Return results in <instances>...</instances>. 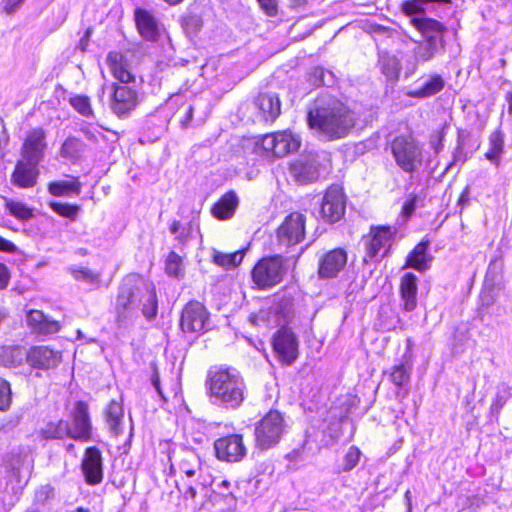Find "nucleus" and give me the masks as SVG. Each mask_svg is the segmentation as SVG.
I'll return each instance as SVG.
<instances>
[{"label": "nucleus", "instance_id": "obj_42", "mask_svg": "<svg viewBox=\"0 0 512 512\" xmlns=\"http://www.w3.org/2000/svg\"><path fill=\"white\" fill-rule=\"evenodd\" d=\"M214 486L216 497L219 496L223 498L228 508L236 506V497L233 491L230 490L231 483L228 480L214 481Z\"/></svg>", "mask_w": 512, "mask_h": 512}, {"label": "nucleus", "instance_id": "obj_60", "mask_svg": "<svg viewBox=\"0 0 512 512\" xmlns=\"http://www.w3.org/2000/svg\"><path fill=\"white\" fill-rule=\"evenodd\" d=\"M415 209H416V198L414 197V198L407 200L404 203L402 211L406 217H410L414 213Z\"/></svg>", "mask_w": 512, "mask_h": 512}, {"label": "nucleus", "instance_id": "obj_49", "mask_svg": "<svg viewBox=\"0 0 512 512\" xmlns=\"http://www.w3.org/2000/svg\"><path fill=\"white\" fill-rule=\"evenodd\" d=\"M360 456H361V451L359 450L358 447H356V446L349 447L347 450V453L345 454L344 459H343L342 470L344 472H349L352 469H354L360 460Z\"/></svg>", "mask_w": 512, "mask_h": 512}, {"label": "nucleus", "instance_id": "obj_54", "mask_svg": "<svg viewBox=\"0 0 512 512\" xmlns=\"http://www.w3.org/2000/svg\"><path fill=\"white\" fill-rule=\"evenodd\" d=\"M60 329V325L57 321L44 318L42 325L40 326V330L38 333L40 334H54L58 332Z\"/></svg>", "mask_w": 512, "mask_h": 512}, {"label": "nucleus", "instance_id": "obj_44", "mask_svg": "<svg viewBox=\"0 0 512 512\" xmlns=\"http://www.w3.org/2000/svg\"><path fill=\"white\" fill-rule=\"evenodd\" d=\"M292 306L291 300L283 299L272 307V312L277 317L278 325H284L289 321L292 315Z\"/></svg>", "mask_w": 512, "mask_h": 512}, {"label": "nucleus", "instance_id": "obj_19", "mask_svg": "<svg viewBox=\"0 0 512 512\" xmlns=\"http://www.w3.org/2000/svg\"><path fill=\"white\" fill-rule=\"evenodd\" d=\"M46 135L41 128L30 131L23 143L21 155L23 160L39 164L46 149Z\"/></svg>", "mask_w": 512, "mask_h": 512}, {"label": "nucleus", "instance_id": "obj_56", "mask_svg": "<svg viewBox=\"0 0 512 512\" xmlns=\"http://www.w3.org/2000/svg\"><path fill=\"white\" fill-rule=\"evenodd\" d=\"M53 494V488L49 485L40 487L35 493V501L37 503H44Z\"/></svg>", "mask_w": 512, "mask_h": 512}, {"label": "nucleus", "instance_id": "obj_40", "mask_svg": "<svg viewBox=\"0 0 512 512\" xmlns=\"http://www.w3.org/2000/svg\"><path fill=\"white\" fill-rule=\"evenodd\" d=\"M165 272L175 278H182L185 274L182 257L171 251L165 261Z\"/></svg>", "mask_w": 512, "mask_h": 512}, {"label": "nucleus", "instance_id": "obj_27", "mask_svg": "<svg viewBox=\"0 0 512 512\" xmlns=\"http://www.w3.org/2000/svg\"><path fill=\"white\" fill-rule=\"evenodd\" d=\"M5 466L15 475L20 476L22 471L30 472L32 469V459L30 454L24 448L13 449L5 459Z\"/></svg>", "mask_w": 512, "mask_h": 512}, {"label": "nucleus", "instance_id": "obj_34", "mask_svg": "<svg viewBox=\"0 0 512 512\" xmlns=\"http://www.w3.org/2000/svg\"><path fill=\"white\" fill-rule=\"evenodd\" d=\"M433 4H451V0H406L401 4L402 12L413 18L425 16L424 5Z\"/></svg>", "mask_w": 512, "mask_h": 512}, {"label": "nucleus", "instance_id": "obj_55", "mask_svg": "<svg viewBox=\"0 0 512 512\" xmlns=\"http://www.w3.org/2000/svg\"><path fill=\"white\" fill-rule=\"evenodd\" d=\"M261 9L267 16L274 17L278 13L276 0H257Z\"/></svg>", "mask_w": 512, "mask_h": 512}, {"label": "nucleus", "instance_id": "obj_31", "mask_svg": "<svg viewBox=\"0 0 512 512\" xmlns=\"http://www.w3.org/2000/svg\"><path fill=\"white\" fill-rule=\"evenodd\" d=\"M429 243L422 241L415 246L407 258V265L418 270L425 271L428 269L430 258L427 254Z\"/></svg>", "mask_w": 512, "mask_h": 512}, {"label": "nucleus", "instance_id": "obj_32", "mask_svg": "<svg viewBox=\"0 0 512 512\" xmlns=\"http://www.w3.org/2000/svg\"><path fill=\"white\" fill-rule=\"evenodd\" d=\"M48 191L51 195L56 197L70 194L79 195L81 192V183L77 178H72V180L53 181L48 184Z\"/></svg>", "mask_w": 512, "mask_h": 512}, {"label": "nucleus", "instance_id": "obj_47", "mask_svg": "<svg viewBox=\"0 0 512 512\" xmlns=\"http://www.w3.org/2000/svg\"><path fill=\"white\" fill-rule=\"evenodd\" d=\"M51 209L59 214L60 216L75 220L79 213L80 207L77 205H71L67 203L51 202Z\"/></svg>", "mask_w": 512, "mask_h": 512}, {"label": "nucleus", "instance_id": "obj_64", "mask_svg": "<svg viewBox=\"0 0 512 512\" xmlns=\"http://www.w3.org/2000/svg\"><path fill=\"white\" fill-rule=\"evenodd\" d=\"M469 196H470V188H469V186H466L459 197L458 204L461 205L462 207L467 205L469 203V199H470Z\"/></svg>", "mask_w": 512, "mask_h": 512}, {"label": "nucleus", "instance_id": "obj_29", "mask_svg": "<svg viewBox=\"0 0 512 512\" xmlns=\"http://www.w3.org/2000/svg\"><path fill=\"white\" fill-rule=\"evenodd\" d=\"M105 416L110 432L114 436H118L119 434H121L123 431L122 420L124 416L122 404L115 400H112L107 406Z\"/></svg>", "mask_w": 512, "mask_h": 512}, {"label": "nucleus", "instance_id": "obj_52", "mask_svg": "<svg viewBox=\"0 0 512 512\" xmlns=\"http://www.w3.org/2000/svg\"><path fill=\"white\" fill-rule=\"evenodd\" d=\"M46 316L42 311L31 310L28 312L26 320L28 325L33 328L36 332H39L40 326L42 325Z\"/></svg>", "mask_w": 512, "mask_h": 512}, {"label": "nucleus", "instance_id": "obj_62", "mask_svg": "<svg viewBox=\"0 0 512 512\" xmlns=\"http://www.w3.org/2000/svg\"><path fill=\"white\" fill-rule=\"evenodd\" d=\"M0 251L12 253L16 251V246L11 241L0 236Z\"/></svg>", "mask_w": 512, "mask_h": 512}, {"label": "nucleus", "instance_id": "obj_57", "mask_svg": "<svg viewBox=\"0 0 512 512\" xmlns=\"http://www.w3.org/2000/svg\"><path fill=\"white\" fill-rule=\"evenodd\" d=\"M10 280V273L7 266L3 263H0V290H3L7 287Z\"/></svg>", "mask_w": 512, "mask_h": 512}, {"label": "nucleus", "instance_id": "obj_33", "mask_svg": "<svg viewBox=\"0 0 512 512\" xmlns=\"http://www.w3.org/2000/svg\"><path fill=\"white\" fill-rule=\"evenodd\" d=\"M504 151V134L500 129L493 131L489 136V149L485 153L487 160L500 165V157Z\"/></svg>", "mask_w": 512, "mask_h": 512}, {"label": "nucleus", "instance_id": "obj_12", "mask_svg": "<svg viewBox=\"0 0 512 512\" xmlns=\"http://www.w3.org/2000/svg\"><path fill=\"white\" fill-rule=\"evenodd\" d=\"M346 199L341 187L337 185L330 186L323 196L320 215L325 222L336 223L345 214Z\"/></svg>", "mask_w": 512, "mask_h": 512}, {"label": "nucleus", "instance_id": "obj_58", "mask_svg": "<svg viewBox=\"0 0 512 512\" xmlns=\"http://www.w3.org/2000/svg\"><path fill=\"white\" fill-rule=\"evenodd\" d=\"M80 131L88 140L92 142L98 141L97 135L100 134V132L97 129H92L89 125H85L81 127Z\"/></svg>", "mask_w": 512, "mask_h": 512}, {"label": "nucleus", "instance_id": "obj_9", "mask_svg": "<svg viewBox=\"0 0 512 512\" xmlns=\"http://www.w3.org/2000/svg\"><path fill=\"white\" fill-rule=\"evenodd\" d=\"M288 171L290 177L299 185L313 183L320 176L319 157L315 153L300 155L290 163Z\"/></svg>", "mask_w": 512, "mask_h": 512}, {"label": "nucleus", "instance_id": "obj_2", "mask_svg": "<svg viewBox=\"0 0 512 512\" xmlns=\"http://www.w3.org/2000/svg\"><path fill=\"white\" fill-rule=\"evenodd\" d=\"M308 126L326 140L345 137L354 126L349 109L336 97L321 94L309 106Z\"/></svg>", "mask_w": 512, "mask_h": 512}, {"label": "nucleus", "instance_id": "obj_46", "mask_svg": "<svg viewBox=\"0 0 512 512\" xmlns=\"http://www.w3.org/2000/svg\"><path fill=\"white\" fill-rule=\"evenodd\" d=\"M73 278L88 284L99 282L100 275L85 267H72L69 269Z\"/></svg>", "mask_w": 512, "mask_h": 512}, {"label": "nucleus", "instance_id": "obj_5", "mask_svg": "<svg viewBox=\"0 0 512 512\" xmlns=\"http://www.w3.org/2000/svg\"><path fill=\"white\" fill-rule=\"evenodd\" d=\"M286 428L283 415L277 410H270L255 427L256 446L261 450L274 447L281 440Z\"/></svg>", "mask_w": 512, "mask_h": 512}, {"label": "nucleus", "instance_id": "obj_37", "mask_svg": "<svg viewBox=\"0 0 512 512\" xmlns=\"http://www.w3.org/2000/svg\"><path fill=\"white\" fill-rule=\"evenodd\" d=\"M244 258V250H239L234 253H223L214 250L212 259L213 262L225 269H231L238 266Z\"/></svg>", "mask_w": 512, "mask_h": 512}, {"label": "nucleus", "instance_id": "obj_35", "mask_svg": "<svg viewBox=\"0 0 512 512\" xmlns=\"http://www.w3.org/2000/svg\"><path fill=\"white\" fill-rule=\"evenodd\" d=\"M39 434L44 440L69 438L68 421L49 422L40 429Z\"/></svg>", "mask_w": 512, "mask_h": 512}, {"label": "nucleus", "instance_id": "obj_59", "mask_svg": "<svg viewBox=\"0 0 512 512\" xmlns=\"http://www.w3.org/2000/svg\"><path fill=\"white\" fill-rule=\"evenodd\" d=\"M313 76L316 79L314 81L315 85H329V82H327L325 77V71L323 68L317 67L314 69Z\"/></svg>", "mask_w": 512, "mask_h": 512}, {"label": "nucleus", "instance_id": "obj_25", "mask_svg": "<svg viewBox=\"0 0 512 512\" xmlns=\"http://www.w3.org/2000/svg\"><path fill=\"white\" fill-rule=\"evenodd\" d=\"M135 21L140 35L147 41H157L161 35V29L152 14L143 9L135 11Z\"/></svg>", "mask_w": 512, "mask_h": 512}, {"label": "nucleus", "instance_id": "obj_51", "mask_svg": "<svg viewBox=\"0 0 512 512\" xmlns=\"http://www.w3.org/2000/svg\"><path fill=\"white\" fill-rule=\"evenodd\" d=\"M114 77L121 83H129L134 80V76L121 63H114L111 66Z\"/></svg>", "mask_w": 512, "mask_h": 512}, {"label": "nucleus", "instance_id": "obj_30", "mask_svg": "<svg viewBox=\"0 0 512 512\" xmlns=\"http://www.w3.org/2000/svg\"><path fill=\"white\" fill-rule=\"evenodd\" d=\"M85 143L74 136L68 137L60 148V156L72 163L77 162L85 151Z\"/></svg>", "mask_w": 512, "mask_h": 512}, {"label": "nucleus", "instance_id": "obj_7", "mask_svg": "<svg viewBox=\"0 0 512 512\" xmlns=\"http://www.w3.org/2000/svg\"><path fill=\"white\" fill-rule=\"evenodd\" d=\"M285 274L281 256L261 259L252 270L253 282L260 288H270L280 283Z\"/></svg>", "mask_w": 512, "mask_h": 512}, {"label": "nucleus", "instance_id": "obj_53", "mask_svg": "<svg viewBox=\"0 0 512 512\" xmlns=\"http://www.w3.org/2000/svg\"><path fill=\"white\" fill-rule=\"evenodd\" d=\"M25 0H2V11L7 15H13L23 5Z\"/></svg>", "mask_w": 512, "mask_h": 512}, {"label": "nucleus", "instance_id": "obj_23", "mask_svg": "<svg viewBox=\"0 0 512 512\" xmlns=\"http://www.w3.org/2000/svg\"><path fill=\"white\" fill-rule=\"evenodd\" d=\"M38 164L26 160L17 162L11 175V182L19 188H31L37 183L39 176Z\"/></svg>", "mask_w": 512, "mask_h": 512}, {"label": "nucleus", "instance_id": "obj_8", "mask_svg": "<svg viewBox=\"0 0 512 512\" xmlns=\"http://www.w3.org/2000/svg\"><path fill=\"white\" fill-rule=\"evenodd\" d=\"M69 438L75 441L88 442L92 439V422L89 405L84 401H76L69 412Z\"/></svg>", "mask_w": 512, "mask_h": 512}, {"label": "nucleus", "instance_id": "obj_4", "mask_svg": "<svg viewBox=\"0 0 512 512\" xmlns=\"http://www.w3.org/2000/svg\"><path fill=\"white\" fill-rule=\"evenodd\" d=\"M396 164L406 173H414L423 163V149L411 136H397L390 144Z\"/></svg>", "mask_w": 512, "mask_h": 512}, {"label": "nucleus", "instance_id": "obj_63", "mask_svg": "<svg viewBox=\"0 0 512 512\" xmlns=\"http://www.w3.org/2000/svg\"><path fill=\"white\" fill-rule=\"evenodd\" d=\"M382 71L389 79L397 78L398 76V69L395 61H393L392 67L383 65Z\"/></svg>", "mask_w": 512, "mask_h": 512}, {"label": "nucleus", "instance_id": "obj_36", "mask_svg": "<svg viewBox=\"0 0 512 512\" xmlns=\"http://www.w3.org/2000/svg\"><path fill=\"white\" fill-rule=\"evenodd\" d=\"M445 82L440 75L432 76L425 84L414 91L409 92V96L414 98H427L439 93L444 88Z\"/></svg>", "mask_w": 512, "mask_h": 512}, {"label": "nucleus", "instance_id": "obj_1", "mask_svg": "<svg viewBox=\"0 0 512 512\" xmlns=\"http://www.w3.org/2000/svg\"><path fill=\"white\" fill-rule=\"evenodd\" d=\"M139 311L147 320H153L157 316L156 288L141 275L130 273L122 279L114 303L117 330L130 328L138 319Z\"/></svg>", "mask_w": 512, "mask_h": 512}, {"label": "nucleus", "instance_id": "obj_15", "mask_svg": "<svg viewBox=\"0 0 512 512\" xmlns=\"http://www.w3.org/2000/svg\"><path fill=\"white\" fill-rule=\"evenodd\" d=\"M208 320V312L203 304L198 301H190L184 307L180 326L186 333H201L205 329Z\"/></svg>", "mask_w": 512, "mask_h": 512}, {"label": "nucleus", "instance_id": "obj_13", "mask_svg": "<svg viewBox=\"0 0 512 512\" xmlns=\"http://www.w3.org/2000/svg\"><path fill=\"white\" fill-rule=\"evenodd\" d=\"M112 95L110 98V109L118 118L128 117L138 105L137 92L125 85H112Z\"/></svg>", "mask_w": 512, "mask_h": 512}, {"label": "nucleus", "instance_id": "obj_3", "mask_svg": "<svg viewBox=\"0 0 512 512\" xmlns=\"http://www.w3.org/2000/svg\"><path fill=\"white\" fill-rule=\"evenodd\" d=\"M206 386L213 404L226 409H238L246 397V384L234 368L215 367L209 370Z\"/></svg>", "mask_w": 512, "mask_h": 512}, {"label": "nucleus", "instance_id": "obj_38", "mask_svg": "<svg viewBox=\"0 0 512 512\" xmlns=\"http://www.w3.org/2000/svg\"><path fill=\"white\" fill-rule=\"evenodd\" d=\"M439 41L435 39H425L414 49V56L417 62H427L434 58L438 51Z\"/></svg>", "mask_w": 512, "mask_h": 512}, {"label": "nucleus", "instance_id": "obj_11", "mask_svg": "<svg viewBox=\"0 0 512 512\" xmlns=\"http://www.w3.org/2000/svg\"><path fill=\"white\" fill-rule=\"evenodd\" d=\"M300 143V138L287 130L266 134L261 139L262 148L277 158L296 152Z\"/></svg>", "mask_w": 512, "mask_h": 512}, {"label": "nucleus", "instance_id": "obj_48", "mask_svg": "<svg viewBox=\"0 0 512 512\" xmlns=\"http://www.w3.org/2000/svg\"><path fill=\"white\" fill-rule=\"evenodd\" d=\"M12 403V391L8 381L0 377V411H8Z\"/></svg>", "mask_w": 512, "mask_h": 512}, {"label": "nucleus", "instance_id": "obj_20", "mask_svg": "<svg viewBox=\"0 0 512 512\" xmlns=\"http://www.w3.org/2000/svg\"><path fill=\"white\" fill-rule=\"evenodd\" d=\"M347 253L342 248L333 249L320 259L318 273L320 278H333L345 267Z\"/></svg>", "mask_w": 512, "mask_h": 512}, {"label": "nucleus", "instance_id": "obj_21", "mask_svg": "<svg viewBox=\"0 0 512 512\" xmlns=\"http://www.w3.org/2000/svg\"><path fill=\"white\" fill-rule=\"evenodd\" d=\"M258 116L265 122H274L281 114V102L276 93H261L254 100Z\"/></svg>", "mask_w": 512, "mask_h": 512}, {"label": "nucleus", "instance_id": "obj_28", "mask_svg": "<svg viewBox=\"0 0 512 512\" xmlns=\"http://www.w3.org/2000/svg\"><path fill=\"white\" fill-rule=\"evenodd\" d=\"M239 204V199L234 191L224 194L220 200L212 207L213 216L220 220L231 218Z\"/></svg>", "mask_w": 512, "mask_h": 512}, {"label": "nucleus", "instance_id": "obj_16", "mask_svg": "<svg viewBox=\"0 0 512 512\" xmlns=\"http://www.w3.org/2000/svg\"><path fill=\"white\" fill-rule=\"evenodd\" d=\"M273 348L284 364H292L298 357V340L288 328L279 329L273 338Z\"/></svg>", "mask_w": 512, "mask_h": 512}, {"label": "nucleus", "instance_id": "obj_14", "mask_svg": "<svg viewBox=\"0 0 512 512\" xmlns=\"http://www.w3.org/2000/svg\"><path fill=\"white\" fill-rule=\"evenodd\" d=\"M216 457L221 461L238 462L247 453V449L240 434H231L221 437L214 442Z\"/></svg>", "mask_w": 512, "mask_h": 512}, {"label": "nucleus", "instance_id": "obj_39", "mask_svg": "<svg viewBox=\"0 0 512 512\" xmlns=\"http://www.w3.org/2000/svg\"><path fill=\"white\" fill-rule=\"evenodd\" d=\"M412 365L408 363H399L391 368L389 379L391 382L398 386L403 387L408 384L410 380Z\"/></svg>", "mask_w": 512, "mask_h": 512}, {"label": "nucleus", "instance_id": "obj_41", "mask_svg": "<svg viewBox=\"0 0 512 512\" xmlns=\"http://www.w3.org/2000/svg\"><path fill=\"white\" fill-rule=\"evenodd\" d=\"M69 104L82 116L86 118L94 117L91 101L88 96L74 95L70 97Z\"/></svg>", "mask_w": 512, "mask_h": 512}, {"label": "nucleus", "instance_id": "obj_50", "mask_svg": "<svg viewBox=\"0 0 512 512\" xmlns=\"http://www.w3.org/2000/svg\"><path fill=\"white\" fill-rule=\"evenodd\" d=\"M7 208L11 215L20 220H28L32 217L31 209L23 203L10 201L7 203Z\"/></svg>", "mask_w": 512, "mask_h": 512}, {"label": "nucleus", "instance_id": "obj_43", "mask_svg": "<svg viewBox=\"0 0 512 512\" xmlns=\"http://www.w3.org/2000/svg\"><path fill=\"white\" fill-rule=\"evenodd\" d=\"M512 396V387L508 384H501L498 387L496 396L491 404L490 410L492 414L498 415L500 410L504 407L507 400Z\"/></svg>", "mask_w": 512, "mask_h": 512}, {"label": "nucleus", "instance_id": "obj_22", "mask_svg": "<svg viewBox=\"0 0 512 512\" xmlns=\"http://www.w3.org/2000/svg\"><path fill=\"white\" fill-rule=\"evenodd\" d=\"M174 467H177L188 478H193L201 473L202 462L194 449L183 448L175 457V462L172 464V468Z\"/></svg>", "mask_w": 512, "mask_h": 512}, {"label": "nucleus", "instance_id": "obj_45", "mask_svg": "<svg viewBox=\"0 0 512 512\" xmlns=\"http://www.w3.org/2000/svg\"><path fill=\"white\" fill-rule=\"evenodd\" d=\"M24 358L26 359V353L21 347H8L3 352V361L7 366H18Z\"/></svg>", "mask_w": 512, "mask_h": 512}, {"label": "nucleus", "instance_id": "obj_6", "mask_svg": "<svg viewBox=\"0 0 512 512\" xmlns=\"http://www.w3.org/2000/svg\"><path fill=\"white\" fill-rule=\"evenodd\" d=\"M396 232L395 227L372 226L369 234L363 238L366 251L364 261L368 263L369 261H377L378 257H385Z\"/></svg>", "mask_w": 512, "mask_h": 512}, {"label": "nucleus", "instance_id": "obj_24", "mask_svg": "<svg viewBox=\"0 0 512 512\" xmlns=\"http://www.w3.org/2000/svg\"><path fill=\"white\" fill-rule=\"evenodd\" d=\"M418 279L413 273H405L400 281L401 306L404 311L411 312L417 307Z\"/></svg>", "mask_w": 512, "mask_h": 512}, {"label": "nucleus", "instance_id": "obj_26", "mask_svg": "<svg viewBox=\"0 0 512 512\" xmlns=\"http://www.w3.org/2000/svg\"><path fill=\"white\" fill-rule=\"evenodd\" d=\"M410 22L425 39H430L431 37L436 41L443 42V34L446 31V27L439 21L421 16L411 18Z\"/></svg>", "mask_w": 512, "mask_h": 512}, {"label": "nucleus", "instance_id": "obj_18", "mask_svg": "<svg viewBox=\"0 0 512 512\" xmlns=\"http://www.w3.org/2000/svg\"><path fill=\"white\" fill-rule=\"evenodd\" d=\"M26 362L35 369L55 368L61 362V353L48 346H33L26 352Z\"/></svg>", "mask_w": 512, "mask_h": 512}, {"label": "nucleus", "instance_id": "obj_17", "mask_svg": "<svg viewBox=\"0 0 512 512\" xmlns=\"http://www.w3.org/2000/svg\"><path fill=\"white\" fill-rule=\"evenodd\" d=\"M81 469L85 481L89 485H97L103 480V461L100 450L95 447H88L85 450Z\"/></svg>", "mask_w": 512, "mask_h": 512}, {"label": "nucleus", "instance_id": "obj_10", "mask_svg": "<svg viewBox=\"0 0 512 512\" xmlns=\"http://www.w3.org/2000/svg\"><path fill=\"white\" fill-rule=\"evenodd\" d=\"M304 236L305 216L297 212L288 215L276 232L278 246L285 249L300 243Z\"/></svg>", "mask_w": 512, "mask_h": 512}, {"label": "nucleus", "instance_id": "obj_61", "mask_svg": "<svg viewBox=\"0 0 512 512\" xmlns=\"http://www.w3.org/2000/svg\"><path fill=\"white\" fill-rule=\"evenodd\" d=\"M180 222L177 221V220H174L170 226V232L174 235H176V238L179 240V241H184L185 239V235H184V230H182L180 232Z\"/></svg>", "mask_w": 512, "mask_h": 512}]
</instances>
